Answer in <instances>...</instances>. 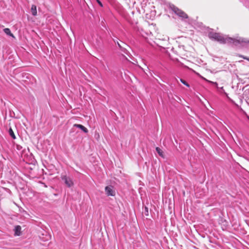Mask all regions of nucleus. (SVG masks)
<instances>
[{
	"instance_id": "f257e3e1",
	"label": "nucleus",
	"mask_w": 249,
	"mask_h": 249,
	"mask_svg": "<svg viewBox=\"0 0 249 249\" xmlns=\"http://www.w3.org/2000/svg\"><path fill=\"white\" fill-rule=\"evenodd\" d=\"M209 37L213 40L217 41L220 43H233L235 45L242 44L243 43H249V40L241 37L232 38L224 36L222 35L213 32H210L208 34Z\"/></svg>"
},
{
	"instance_id": "f03ea898",
	"label": "nucleus",
	"mask_w": 249,
	"mask_h": 249,
	"mask_svg": "<svg viewBox=\"0 0 249 249\" xmlns=\"http://www.w3.org/2000/svg\"><path fill=\"white\" fill-rule=\"evenodd\" d=\"M172 10L174 12V13L178 16L179 17L182 18H187L188 16L186 13H185L181 10L178 9V7L173 6L172 7Z\"/></svg>"
},
{
	"instance_id": "7ed1b4c3",
	"label": "nucleus",
	"mask_w": 249,
	"mask_h": 249,
	"mask_svg": "<svg viewBox=\"0 0 249 249\" xmlns=\"http://www.w3.org/2000/svg\"><path fill=\"white\" fill-rule=\"evenodd\" d=\"M106 194L108 196H114L115 195V192L113 189L112 186H107L105 188Z\"/></svg>"
},
{
	"instance_id": "20e7f679",
	"label": "nucleus",
	"mask_w": 249,
	"mask_h": 249,
	"mask_svg": "<svg viewBox=\"0 0 249 249\" xmlns=\"http://www.w3.org/2000/svg\"><path fill=\"white\" fill-rule=\"evenodd\" d=\"M62 179L68 187H71L73 185V182L70 178L64 176L62 177Z\"/></svg>"
},
{
	"instance_id": "39448f33",
	"label": "nucleus",
	"mask_w": 249,
	"mask_h": 249,
	"mask_svg": "<svg viewBox=\"0 0 249 249\" xmlns=\"http://www.w3.org/2000/svg\"><path fill=\"white\" fill-rule=\"evenodd\" d=\"M21 228L20 226H16L14 229L15 235L19 236L21 234Z\"/></svg>"
},
{
	"instance_id": "423d86ee",
	"label": "nucleus",
	"mask_w": 249,
	"mask_h": 249,
	"mask_svg": "<svg viewBox=\"0 0 249 249\" xmlns=\"http://www.w3.org/2000/svg\"><path fill=\"white\" fill-rule=\"evenodd\" d=\"M73 127H77V128H79L81 129L85 133H87L88 132V129L87 128H86L84 126L82 125V124H74L73 125Z\"/></svg>"
},
{
	"instance_id": "0eeeda50",
	"label": "nucleus",
	"mask_w": 249,
	"mask_h": 249,
	"mask_svg": "<svg viewBox=\"0 0 249 249\" xmlns=\"http://www.w3.org/2000/svg\"><path fill=\"white\" fill-rule=\"evenodd\" d=\"M31 12L33 16H36L37 14L36 7L35 5H32L31 7Z\"/></svg>"
},
{
	"instance_id": "6e6552de",
	"label": "nucleus",
	"mask_w": 249,
	"mask_h": 249,
	"mask_svg": "<svg viewBox=\"0 0 249 249\" xmlns=\"http://www.w3.org/2000/svg\"><path fill=\"white\" fill-rule=\"evenodd\" d=\"M3 31L6 35L13 37H14L13 34L11 33V31L9 28H5L4 29Z\"/></svg>"
},
{
	"instance_id": "1a4fd4ad",
	"label": "nucleus",
	"mask_w": 249,
	"mask_h": 249,
	"mask_svg": "<svg viewBox=\"0 0 249 249\" xmlns=\"http://www.w3.org/2000/svg\"><path fill=\"white\" fill-rule=\"evenodd\" d=\"M156 151L157 152V153L159 154V155L162 157V158H164V155H163V151H162V150L159 148V147H156Z\"/></svg>"
},
{
	"instance_id": "9d476101",
	"label": "nucleus",
	"mask_w": 249,
	"mask_h": 249,
	"mask_svg": "<svg viewBox=\"0 0 249 249\" xmlns=\"http://www.w3.org/2000/svg\"><path fill=\"white\" fill-rule=\"evenodd\" d=\"M8 132H9V135H10V136L13 139H15L16 138V137L13 131V130L11 128H10L9 129V131H8Z\"/></svg>"
},
{
	"instance_id": "9b49d317",
	"label": "nucleus",
	"mask_w": 249,
	"mask_h": 249,
	"mask_svg": "<svg viewBox=\"0 0 249 249\" xmlns=\"http://www.w3.org/2000/svg\"><path fill=\"white\" fill-rule=\"evenodd\" d=\"M180 82L182 84H183L184 85H185L187 87H189V85L185 81H184V80H183L182 79H180Z\"/></svg>"
},
{
	"instance_id": "f8f14e48",
	"label": "nucleus",
	"mask_w": 249,
	"mask_h": 249,
	"mask_svg": "<svg viewBox=\"0 0 249 249\" xmlns=\"http://www.w3.org/2000/svg\"><path fill=\"white\" fill-rule=\"evenodd\" d=\"M218 89H219L221 90L220 92L224 93L226 96L228 95L227 93L225 91L223 87L219 88Z\"/></svg>"
},
{
	"instance_id": "ddd939ff",
	"label": "nucleus",
	"mask_w": 249,
	"mask_h": 249,
	"mask_svg": "<svg viewBox=\"0 0 249 249\" xmlns=\"http://www.w3.org/2000/svg\"><path fill=\"white\" fill-rule=\"evenodd\" d=\"M207 81H208V82H209V83H212V84H213L216 87V88H217V89H218V88H219V87H218V84H217L216 82H212V81H209V80H207Z\"/></svg>"
},
{
	"instance_id": "4468645a",
	"label": "nucleus",
	"mask_w": 249,
	"mask_h": 249,
	"mask_svg": "<svg viewBox=\"0 0 249 249\" xmlns=\"http://www.w3.org/2000/svg\"><path fill=\"white\" fill-rule=\"evenodd\" d=\"M145 212H144V213L146 215H148V208L145 207Z\"/></svg>"
},
{
	"instance_id": "2eb2a0df",
	"label": "nucleus",
	"mask_w": 249,
	"mask_h": 249,
	"mask_svg": "<svg viewBox=\"0 0 249 249\" xmlns=\"http://www.w3.org/2000/svg\"><path fill=\"white\" fill-rule=\"evenodd\" d=\"M240 57H242V58H244L245 59H246V60L249 61V57H247L246 56H244L243 55H240Z\"/></svg>"
},
{
	"instance_id": "dca6fc26",
	"label": "nucleus",
	"mask_w": 249,
	"mask_h": 249,
	"mask_svg": "<svg viewBox=\"0 0 249 249\" xmlns=\"http://www.w3.org/2000/svg\"><path fill=\"white\" fill-rule=\"evenodd\" d=\"M96 1H97V3L99 4V5H100V6H101V7H103V4H102V2H101V1H100V0H96Z\"/></svg>"
},
{
	"instance_id": "f3484780",
	"label": "nucleus",
	"mask_w": 249,
	"mask_h": 249,
	"mask_svg": "<svg viewBox=\"0 0 249 249\" xmlns=\"http://www.w3.org/2000/svg\"><path fill=\"white\" fill-rule=\"evenodd\" d=\"M117 44L120 48H121V49L122 48V46L120 45V44L118 42H117Z\"/></svg>"
},
{
	"instance_id": "a211bd4d",
	"label": "nucleus",
	"mask_w": 249,
	"mask_h": 249,
	"mask_svg": "<svg viewBox=\"0 0 249 249\" xmlns=\"http://www.w3.org/2000/svg\"><path fill=\"white\" fill-rule=\"evenodd\" d=\"M50 238V236H47V237H46V240H48L49 238Z\"/></svg>"
}]
</instances>
